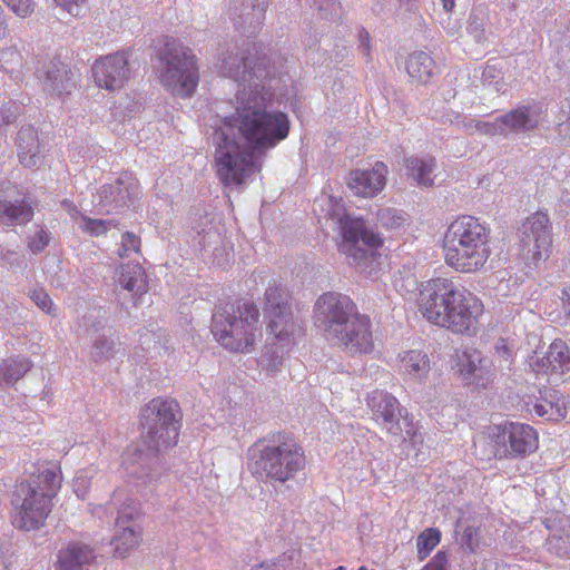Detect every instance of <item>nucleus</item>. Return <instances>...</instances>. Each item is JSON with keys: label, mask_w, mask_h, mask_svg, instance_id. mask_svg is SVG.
Instances as JSON below:
<instances>
[{"label": "nucleus", "mask_w": 570, "mask_h": 570, "mask_svg": "<svg viewBox=\"0 0 570 570\" xmlns=\"http://www.w3.org/2000/svg\"><path fill=\"white\" fill-rule=\"evenodd\" d=\"M289 132L287 115L267 110L253 92L237 96L236 112L225 118L214 156L215 173L224 186H240L258 166L254 153L275 147Z\"/></svg>", "instance_id": "obj_1"}, {"label": "nucleus", "mask_w": 570, "mask_h": 570, "mask_svg": "<svg viewBox=\"0 0 570 570\" xmlns=\"http://www.w3.org/2000/svg\"><path fill=\"white\" fill-rule=\"evenodd\" d=\"M415 304L429 324L462 337L476 336L485 314L484 302L453 277L435 276L421 282Z\"/></svg>", "instance_id": "obj_2"}, {"label": "nucleus", "mask_w": 570, "mask_h": 570, "mask_svg": "<svg viewBox=\"0 0 570 570\" xmlns=\"http://www.w3.org/2000/svg\"><path fill=\"white\" fill-rule=\"evenodd\" d=\"M316 321L325 336L350 355H363L374 350L372 321L361 314L354 302L345 295L325 293L315 303Z\"/></svg>", "instance_id": "obj_3"}, {"label": "nucleus", "mask_w": 570, "mask_h": 570, "mask_svg": "<svg viewBox=\"0 0 570 570\" xmlns=\"http://www.w3.org/2000/svg\"><path fill=\"white\" fill-rule=\"evenodd\" d=\"M441 252L444 263L461 274H475L487 268L492 256L491 229L479 218L461 215L446 227Z\"/></svg>", "instance_id": "obj_4"}, {"label": "nucleus", "mask_w": 570, "mask_h": 570, "mask_svg": "<svg viewBox=\"0 0 570 570\" xmlns=\"http://www.w3.org/2000/svg\"><path fill=\"white\" fill-rule=\"evenodd\" d=\"M62 484L59 464H49L20 482L12 498L13 527L31 531L41 528L53 508V499Z\"/></svg>", "instance_id": "obj_5"}, {"label": "nucleus", "mask_w": 570, "mask_h": 570, "mask_svg": "<svg viewBox=\"0 0 570 570\" xmlns=\"http://www.w3.org/2000/svg\"><path fill=\"white\" fill-rule=\"evenodd\" d=\"M158 79L170 94L188 98L199 82L197 57L191 49L174 38L166 37L157 47Z\"/></svg>", "instance_id": "obj_6"}, {"label": "nucleus", "mask_w": 570, "mask_h": 570, "mask_svg": "<svg viewBox=\"0 0 570 570\" xmlns=\"http://www.w3.org/2000/svg\"><path fill=\"white\" fill-rule=\"evenodd\" d=\"M212 332L225 348L249 353L258 336V309L252 303L227 304L214 313Z\"/></svg>", "instance_id": "obj_7"}, {"label": "nucleus", "mask_w": 570, "mask_h": 570, "mask_svg": "<svg viewBox=\"0 0 570 570\" xmlns=\"http://www.w3.org/2000/svg\"><path fill=\"white\" fill-rule=\"evenodd\" d=\"M306 458L295 438L285 432L272 434L255 461V473L286 482L304 469Z\"/></svg>", "instance_id": "obj_8"}, {"label": "nucleus", "mask_w": 570, "mask_h": 570, "mask_svg": "<svg viewBox=\"0 0 570 570\" xmlns=\"http://www.w3.org/2000/svg\"><path fill=\"white\" fill-rule=\"evenodd\" d=\"M142 442L148 450L175 446L181 428V411L174 399L156 397L141 411Z\"/></svg>", "instance_id": "obj_9"}, {"label": "nucleus", "mask_w": 570, "mask_h": 570, "mask_svg": "<svg viewBox=\"0 0 570 570\" xmlns=\"http://www.w3.org/2000/svg\"><path fill=\"white\" fill-rule=\"evenodd\" d=\"M338 223L343 237L341 250L355 264L362 265L368 259L374 261L381 256L377 250L383 246V239L368 229L363 219L345 216L340 218Z\"/></svg>", "instance_id": "obj_10"}, {"label": "nucleus", "mask_w": 570, "mask_h": 570, "mask_svg": "<svg viewBox=\"0 0 570 570\" xmlns=\"http://www.w3.org/2000/svg\"><path fill=\"white\" fill-rule=\"evenodd\" d=\"M264 315L267 318V330L275 343H289L297 331L292 317L287 294L281 285L269 286L265 293Z\"/></svg>", "instance_id": "obj_11"}, {"label": "nucleus", "mask_w": 570, "mask_h": 570, "mask_svg": "<svg viewBox=\"0 0 570 570\" xmlns=\"http://www.w3.org/2000/svg\"><path fill=\"white\" fill-rule=\"evenodd\" d=\"M521 244L533 263L546 261L552 248V224L547 210L529 215L521 226Z\"/></svg>", "instance_id": "obj_12"}, {"label": "nucleus", "mask_w": 570, "mask_h": 570, "mask_svg": "<svg viewBox=\"0 0 570 570\" xmlns=\"http://www.w3.org/2000/svg\"><path fill=\"white\" fill-rule=\"evenodd\" d=\"M96 86L109 92L119 91L129 83L131 69L126 51H117L96 59L91 66Z\"/></svg>", "instance_id": "obj_13"}, {"label": "nucleus", "mask_w": 570, "mask_h": 570, "mask_svg": "<svg viewBox=\"0 0 570 570\" xmlns=\"http://www.w3.org/2000/svg\"><path fill=\"white\" fill-rule=\"evenodd\" d=\"M528 364L535 375L563 376L570 372V346L562 338H554L543 355L532 352Z\"/></svg>", "instance_id": "obj_14"}, {"label": "nucleus", "mask_w": 570, "mask_h": 570, "mask_svg": "<svg viewBox=\"0 0 570 570\" xmlns=\"http://www.w3.org/2000/svg\"><path fill=\"white\" fill-rule=\"evenodd\" d=\"M498 441L507 446V453L512 458H524L539 448L538 432L531 425L519 422L500 426Z\"/></svg>", "instance_id": "obj_15"}, {"label": "nucleus", "mask_w": 570, "mask_h": 570, "mask_svg": "<svg viewBox=\"0 0 570 570\" xmlns=\"http://www.w3.org/2000/svg\"><path fill=\"white\" fill-rule=\"evenodd\" d=\"M539 111L530 106L519 107L497 118L492 122H479L478 129L487 135H508L520 130H530L539 125Z\"/></svg>", "instance_id": "obj_16"}, {"label": "nucleus", "mask_w": 570, "mask_h": 570, "mask_svg": "<svg viewBox=\"0 0 570 570\" xmlns=\"http://www.w3.org/2000/svg\"><path fill=\"white\" fill-rule=\"evenodd\" d=\"M484 357L476 348H465L456 354L455 372L466 385L487 387L491 382V370L484 365Z\"/></svg>", "instance_id": "obj_17"}, {"label": "nucleus", "mask_w": 570, "mask_h": 570, "mask_svg": "<svg viewBox=\"0 0 570 570\" xmlns=\"http://www.w3.org/2000/svg\"><path fill=\"white\" fill-rule=\"evenodd\" d=\"M540 399L531 395H524L527 410L540 417L551 421H561L567 415V400L553 389L539 391Z\"/></svg>", "instance_id": "obj_18"}, {"label": "nucleus", "mask_w": 570, "mask_h": 570, "mask_svg": "<svg viewBox=\"0 0 570 570\" xmlns=\"http://www.w3.org/2000/svg\"><path fill=\"white\" fill-rule=\"evenodd\" d=\"M387 167L377 161L371 169H356L350 173L348 186L358 196L374 197L386 184Z\"/></svg>", "instance_id": "obj_19"}, {"label": "nucleus", "mask_w": 570, "mask_h": 570, "mask_svg": "<svg viewBox=\"0 0 570 570\" xmlns=\"http://www.w3.org/2000/svg\"><path fill=\"white\" fill-rule=\"evenodd\" d=\"M132 519V513L126 514L125 511H122L116 520L117 532L111 543L115 549V554L119 558L127 557L131 550L138 547L141 540V529L128 524Z\"/></svg>", "instance_id": "obj_20"}, {"label": "nucleus", "mask_w": 570, "mask_h": 570, "mask_svg": "<svg viewBox=\"0 0 570 570\" xmlns=\"http://www.w3.org/2000/svg\"><path fill=\"white\" fill-rule=\"evenodd\" d=\"M96 558L94 550L87 544L71 542L58 552L55 570H81Z\"/></svg>", "instance_id": "obj_21"}, {"label": "nucleus", "mask_w": 570, "mask_h": 570, "mask_svg": "<svg viewBox=\"0 0 570 570\" xmlns=\"http://www.w3.org/2000/svg\"><path fill=\"white\" fill-rule=\"evenodd\" d=\"M396 368L410 379H423L430 372V358L422 351H405L399 354Z\"/></svg>", "instance_id": "obj_22"}, {"label": "nucleus", "mask_w": 570, "mask_h": 570, "mask_svg": "<svg viewBox=\"0 0 570 570\" xmlns=\"http://www.w3.org/2000/svg\"><path fill=\"white\" fill-rule=\"evenodd\" d=\"M33 205L35 202L29 197L13 203L0 199V220L7 219L10 223L27 224L33 218Z\"/></svg>", "instance_id": "obj_23"}, {"label": "nucleus", "mask_w": 570, "mask_h": 570, "mask_svg": "<svg viewBox=\"0 0 570 570\" xmlns=\"http://www.w3.org/2000/svg\"><path fill=\"white\" fill-rule=\"evenodd\" d=\"M434 60L425 52H414L406 61L409 76L417 82H426L434 73Z\"/></svg>", "instance_id": "obj_24"}, {"label": "nucleus", "mask_w": 570, "mask_h": 570, "mask_svg": "<svg viewBox=\"0 0 570 570\" xmlns=\"http://www.w3.org/2000/svg\"><path fill=\"white\" fill-rule=\"evenodd\" d=\"M375 414L386 423H392L400 414V403L396 397L383 392H375L371 399Z\"/></svg>", "instance_id": "obj_25"}, {"label": "nucleus", "mask_w": 570, "mask_h": 570, "mask_svg": "<svg viewBox=\"0 0 570 570\" xmlns=\"http://www.w3.org/2000/svg\"><path fill=\"white\" fill-rule=\"evenodd\" d=\"M409 175L422 186H431L433 184L432 173L435 161L432 157L417 158L411 157L405 159Z\"/></svg>", "instance_id": "obj_26"}, {"label": "nucleus", "mask_w": 570, "mask_h": 570, "mask_svg": "<svg viewBox=\"0 0 570 570\" xmlns=\"http://www.w3.org/2000/svg\"><path fill=\"white\" fill-rule=\"evenodd\" d=\"M119 283L129 292H144L146 275L139 264H127L120 267Z\"/></svg>", "instance_id": "obj_27"}, {"label": "nucleus", "mask_w": 570, "mask_h": 570, "mask_svg": "<svg viewBox=\"0 0 570 570\" xmlns=\"http://www.w3.org/2000/svg\"><path fill=\"white\" fill-rule=\"evenodd\" d=\"M442 532L438 528H426L416 537V553L420 561L425 560L440 544Z\"/></svg>", "instance_id": "obj_28"}, {"label": "nucleus", "mask_w": 570, "mask_h": 570, "mask_svg": "<svg viewBox=\"0 0 570 570\" xmlns=\"http://www.w3.org/2000/svg\"><path fill=\"white\" fill-rule=\"evenodd\" d=\"M23 65V56L17 47H8L0 50V70L18 78Z\"/></svg>", "instance_id": "obj_29"}, {"label": "nucleus", "mask_w": 570, "mask_h": 570, "mask_svg": "<svg viewBox=\"0 0 570 570\" xmlns=\"http://www.w3.org/2000/svg\"><path fill=\"white\" fill-rule=\"evenodd\" d=\"M482 542V534H481V528L474 527V525H466L460 537V544L461 548L470 553L474 554L481 547Z\"/></svg>", "instance_id": "obj_30"}, {"label": "nucleus", "mask_w": 570, "mask_h": 570, "mask_svg": "<svg viewBox=\"0 0 570 570\" xmlns=\"http://www.w3.org/2000/svg\"><path fill=\"white\" fill-rule=\"evenodd\" d=\"M32 364L28 358L11 360L4 364L3 380L8 384H12L21 379Z\"/></svg>", "instance_id": "obj_31"}, {"label": "nucleus", "mask_w": 570, "mask_h": 570, "mask_svg": "<svg viewBox=\"0 0 570 570\" xmlns=\"http://www.w3.org/2000/svg\"><path fill=\"white\" fill-rule=\"evenodd\" d=\"M495 355L501 365L510 366L514 362V344L510 338L500 337L494 345Z\"/></svg>", "instance_id": "obj_32"}, {"label": "nucleus", "mask_w": 570, "mask_h": 570, "mask_svg": "<svg viewBox=\"0 0 570 570\" xmlns=\"http://www.w3.org/2000/svg\"><path fill=\"white\" fill-rule=\"evenodd\" d=\"M81 229L90 236H100L107 233L109 226L112 225L110 220L94 219L87 216H81Z\"/></svg>", "instance_id": "obj_33"}, {"label": "nucleus", "mask_w": 570, "mask_h": 570, "mask_svg": "<svg viewBox=\"0 0 570 570\" xmlns=\"http://www.w3.org/2000/svg\"><path fill=\"white\" fill-rule=\"evenodd\" d=\"M402 422L404 426H400L397 429L391 428L390 432L397 434L399 431H404L405 434L409 436V440L413 444H422L423 439L422 435L419 433L417 424L414 422L413 417L406 414L402 417Z\"/></svg>", "instance_id": "obj_34"}, {"label": "nucleus", "mask_w": 570, "mask_h": 570, "mask_svg": "<svg viewBox=\"0 0 570 570\" xmlns=\"http://www.w3.org/2000/svg\"><path fill=\"white\" fill-rule=\"evenodd\" d=\"M141 240L140 237L134 233L126 232L121 236V248L119 249L120 257H127L131 252H140Z\"/></svg>", "instance_id": "obj_35"}, {"label": "nucleus", "mask_w": 570, "mask_h": 570, "mask_svg": "<svg viewBox=\"0 0 570 570\" xmlns=\"http://www.w3.org/2000/svg\"><path fill=\"white\" fill-rule=\"evenodd\" d=\"M3 3L18 17L26 18L35 10L33 0H2Z\"/></svg>", "instance_id": "obj_36"}, {"label": "nucleus", "mask_w": 570, "mask_h": 570, "mask_svg": "<svg viewBox=\"0 0 570 570\" xmlns=\"http://www.w3.org/2000/svg\"><path fill=\"white\" fill-rule=\"evenodd\" d=\"M50 236L45 228H39L28 242V248L33 253L42 252L49 244Z\"/></svg>", "instance_id": "obj_37"}, {"label": "nucleus", "mask_w": 570, "mask_h": 570, "mask_svg": "<svg viewBox=\"0 0 570 570\" xmlns=\"http://www.w3.org/2000/svg\"><path fill=\"white\" fill-rule=\"evenodd\" d=\"M449 554L444 550H439L433 558L422 568V570H448Z\"/></svg>", "instance_id": "obj_38"}, {"label": "nucleus", "mask_w": 570, "mask_h": 570, "mask_svg": "<svg viewBox=\"0 0 570 570\" xmlns=\"http://www.w3.org/2000/svg\"><path fill=\"white\" fill-rule=\"evenodd\" d=\"M31 299L39 306L43 312L51 313L53 303L50 298V296L41 291V289H35L31 293Z\"/></svg>", "instance_id": "obj_39"}, {"label": "nucleus", "mask_w": 570, "mask_h": 570, "mask_svg": "<svg viewBox=\"0 0 570 570\" xmlns=\"http://www.w3.org/2000/svg\"><path fill=\"white\" fill-rule=\"evenodd\" d=\"M39 67H37V73H38V78L39 79H43L45 81H49L52 83V86L55 88H57L56 86V80L58 79V77H61V70L59 68H56L53 70H50V69H46V63H42L41 61H38Z\"/></svg>", "instance_id": "obj_40"}, {"label": "nucleus", "mask_w": 570, "mask_h": 570, "mask_svg": "<svg viewBox=\"0 0 570 570\" xmlns=\"http://www.w3.org/2000/svg\"><path fill=\"white\" fill-rule=\"evenodd\" d=\"M56 3L73 17L81 16L85 0H55Z\"/></svg>", "instance_id": "obj_41"}, {"label": "nucleus", "mask_w": 570, "mask_h": 570, "mask_svg": "<svg viewBox=\"0 0 570 570\" xmlns=\"http://www.w3.org/2000/svg\"><path fill=\"white\" fill-rule=\"evenodd\" d=\"M17 107L4 104L0 107V126L12 124L17 118Z\"/></svg>", "instance_id": "obj_42"}, {"label": "nucleus", "mask_w": 570, "mask_h": 570, "mask_svg": "<svg viewBox=\"0 0 570 570\" xmlns=\"http://www.w3.org/2000/svg\"><path fill=\"white\" fill-rule=\"evenodd\" d=\"M111 344L107 341L97 342L94 346L92 356L96 361L108 358L111 355Z\"/></svg>", "instance_id": "obj_43"}, {"label": "nucleus", "mask_w": 570, "mask_h": 570, "mask_svg": "<svg viewBox=\"0 0 570 570\" xmlns=\"http://www.w3.org/2000/svg\"><path fill=\"white\" fill-rule=\"evenodd\" d=\"M31 153V149L28 150V151H23V150H20L19 151V158H20V163L24 166V167H33L37 165V160H36V155L35 154H30Z\"/></svg>", "instance_id": "obj_44"}, {"label": "nucleus", "mask_w": 570, "mask_h": 570, "mask_svg": "<svg viewBox=\"0 0 570 570\" xmlns=\"http://www.w3.org/2000/svg\"><path fill=\"white\" fill-rule=\"evenodd\" d=\"M8 32V23L6 19V12L0 6V40L4 39Z\"/></svg>", "instance_id": "obj_45"}, {"label": "nucleus", "mask_w": 570, "mask_h": 570, "mask_svg": "<svg viewBox=\"0 0 570 570\" xmlns=\"http://www.w3.org/2000/svg\"><path fill=\"white\" fill-rule=\"evenodd\" d=\"M360 41H361V47L363 48L364 53L367 56L370 52V35L367 31L362 30L360 32Z\"/></svg>", "instance_id": "obj_46"}, {"label": "nucleus", "mask_w": 570, "mask_h": 570, "mask_svg": "<svg viewBox=\"0 0 570 570\" xmlns=\"http://www.w3.org/2000/svg\"><path fill=\"white\" fill-rule=\"evenodd\" d=\"M61 205L72 218L79 215V210L73 202L65 199L62 200Z\"/></svg>", "instance_id": "obj_47"}, {"label": "nucleus", "mask_w": 570, "mask_h": 570, "mask_svg": "<svg viewBox=\"0 0 570 570\" xmlns=\"http://www.w3.org/2000/svg\"><path fill=\"white\" fill-rule=\"evenodd\" d=\"M561 301L567 315L570 317V286L563 288Z\"/></svg>", "instance_id": "obj_48"}, {"label": "nucleus", "mask_w": 570, "mask_h": 570, "mask_svg": "<svg viewBox=\"0 0 570 570\" xmlns=\"http://www.w3.org/2000/svg\"><path fill=\"white\" fill-rule=\"evenodd\" d=\"M23 136H28V137L30 138V140H32V145H36V141H35V140H36V139H35V138H36V135H35L33 130H31V129H27V130H24V131H21V132L19 134V139H22V137H23Z\"/></svg>", "instance_id": "obj_49"}, {"label": "nucleus", "mask_w": 570, "mask_h": 570, "mask_svg": "<svg viewBox=\"0 0 570 570\" xmlns=\"http://www.w3.org/2000/svg\"><path fill=\"white\" fill-rule=\"evenodd\" d=\"M445 11H451L454 8V0H441Z\"/></svg>", "instance_id": "obj_50"}, {"label": "nucleus", "mask_w": 570, "mask_h": 570, "mask_svg": "<svg viewBox=\"0 0 570 570\" xmlns=\"http://www.w3.org/2000/svg\"><path fill=\"white\" fill-rule=\"evenodd\" d=\"M252 570H275L273 566L261 563Z\"/></svg>", "instance_id": "obj_51"}, {"label": "nucleus", "mask_w": 570, "mask_h": 570, "mask_svg": "<svg viewBox=\"0 0 570 570\" xmlns=\"http://www.w3.org/2000/svg\"><path fill=\"white\" fill-rule=\"evenodd\" d=\"M491 71H492V67L487 66V67H485V69H484V71H483V75H484V76H488V75H489L490 77H493V75L491 73Z\"/></svg>", "instance_id": "obj_52"}, {"label": "nucleus", "mask_w": 570, "mask_h": 570, "mask_svg": "<svg viewBox=\"0 0 570 570\" xmlns=\"http://www.w3.org/2000/svg\"><path fill=\"white\" fill-rule=\"evenodd\" d=\"M243 67H244V70L250 67V63L248 62V60L246 58L243 59Z\"/></svg>", "instance_id": "obj_53"}, {"label": "nucleus", "mask_w": 570, "mask_h": 570, "mask_svg": "<svg viewBox=\"0 0 570 570\" xmlns=\"http://www.w3.org/2000/svg\"><path fill=\"white\" fill-rule=\"evenodd\" d=\"M100 509H102V507H101V505H97V507H95V509L92 510V512L98 514V513H99V511H98V510H100Z\"/></svg>", "instance_id": "obj_54"}, {"label": "nucleus", "mask_w": 570, "mask_h": 570, "mask_svg": "<svg viewBox=\"0 0 570 570\" xmlns=\"http://www.w3.org/2000/svg\"><path fill=\"white\" fill-rule=\"evenodd\" d=\"M228 76H229V77H235V78H236V77H237V72L232 73V71H229V72H228Z\"/></svg>", "instance_id": "obj_55"}, {"label": "nucleus", "mask_w": 570, "mask_h": 570, "mask_svg": "<svg viewBox=\"0 0 570 570\" xmlns=\"http://www.w3.org/2000/svg\"><path fill=\"white\" fill-rule=\"evenodd\" d=\"M129 455H131V449L130 448L126 452V456H129Z\"/></svg>", "instance_id": "obj_56"}, {"label": "nucleus", "mask_w": 570, "mask_h": 570, "mask_svg": "<svg viewBox=\"0 0 570 570\" xmlns=\"http://www.w3.org/2000/svg\"><path fill=\"white\" fill-rule=\"evenodd\" d=\"M335 570H346V569L343 566H340Z\"/></svg>", "instance_id": "obj_57"}]
</instances>
